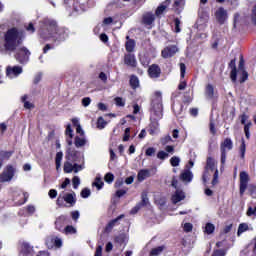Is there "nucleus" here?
Listing matches in <instances>:
<instances>
[{"instance_id":"f257e3e1","label":"nucleus","mask_w":256,"mask_h":256,"mask_svg":"<svg viewBox=\"0 0 256 256\" xmlns=\"http://www.w3.org/2000/svg\"><path fill=\"white\" fill-rule=\"evenodd\" d=\"M39 36L43 41H49V39H52L54 43H61L69 37L65 28L59 27L57 25V21L49 18H45L41 21Z\"/></svg>"},{"instance_id":"f03ea898","label":"nucleus","mask_w":256,"mask_h":256,"mask_svg":"<svg viewBox=\"0 0 256 256\" xmlns=\"http://www.w3.org/2000/svg\"><path fill=\"white\" fill-rule=\"evenodd\" d=\"M150 112L155 118L150 119L148 133L153 136L159 131V120L163 119V97L161 96V92H155V97L151 102Z\"/></svg>"},{"instance_id":"7ed1b4c3","label":"nucleus","mask_w":256,"mask_h":256,"mask_svg":"<svg viewBox=\"0 0 256 256\" xmlns=\"http://www.w3.org/2000/svg\"><path fill=\"white\" fill-rule=\"evenodd\" d=\"M25 37V30H19L17 27L9 28L4 34L5 51H17V47H19V45H23Z\"/></svg>"},{"instance_id":"20e7f679","label":"nucleus","mask_w":256,"mask_h":256,"mask_svg":"<svg viewBox=\"0 0 256 256\" xmlns=\"http://www.w3.org/2000/svg\"><path fill=\"white\" fill-rule=\"evenodd\" d=\"M65 203H67L69 207H75V204L77 203V194H75V192L66 193L63 196L60 194L56 200L57 207H67Z\"/></svg>"},{"instance_id":"39448f33","label":"nucleus","mask_w":256,"mask_h":256,"mask_svg":"<svg viewBox=\"0 0 256 256\" xmlns=\"http://www.w3.org/2000/svg\"><path fill=\"white\" fill-rule=\"evenodd\" d=\"M15 173H17V168H15V166L12 164L6 165L4 170L0 173V183H10V181H13Z\"/></svg>"},{"instance_id":"423d86ee","label":"nucleus","mask_w":256,"mask_h":256,"mask_svg":"<svg viewBox=\"0 0 256 256\" xmlns=\"http://www.w3.org/2000/svg\"><path fill=\"white\" fill-rule=\"evenodd\" d=\"M233 149V140L231 138H225L224 141L220 143V153H221V165H225L227 161V151Z\"/></svg>"},{"instance_id":"0eeeda50","label":"nucleus","mask_w":256,"mask_h":256,"mask_svg":"<svg viewBox=\"0 0 256 256\" xmlns=\"http://www.w3.org/2000/svg\"><path fill=\"white\" fill-rule=\"evenodd\" d=\"M14 57L16 61H18V63H20L21 65H25V63H29V57H31V51H29L27 47L23 46L16 51Z\"/></svg>"},{"instance_id":"6e6552de","label":"nucleus","mask_w":256,"mask_h":256,"mask_svg":"<svg viewBox=\"0 0 256 256\" xmlns=\"http://www.w3.org/2000/svg\"><path fill=\"white\" fill-rule=\"evenodd\" d=\"M65 159L71 163H81V152L74 147H68L66 149Z\"/></svg>"},{"instance_id":"1a4fd4ad","label":"nucleus","mask_w":256,"mask_h":256,"mask_svg":"<svg viewBox=\"0 0 256 256\" xmlns=\"http://www.w3.org/2000/svg\"><path fill=\"white\" fill-rule=\"evenodd\" d=\"M149 205V196L147 191H143L141 193V201L138 202L130 211L131 215H137L143 207H147Z\"/></svg>"},{"instance_id":"9d476101","label":"nucleus","mask_w":256,"mask_h":256,"mask_svg":"<svg viewBox=\"0 0 256 256\" xmlns=\"http://www.w3.org/2000/svg\"><path fill=\"white\" fill-rule=\"evenodd\" d=\"M209 171H217V167L215 166V159H213V157H208L206 159V166L202 175L203 183H207V180L209 179Z\"/></svg>"},{"instance_id":"9b49d317","label":"nucleus","mask_w":256,"mask_h":256,"mask_svg":"<svg viewBox=\"0 0 256 256\" xmlns=\"http://www.w3.org/2000/svg\"><path fill=\"white\" fill-rule=\"evenodd\" d=\"M247 187H249V174L245 171H242L240 172V184H239L240 195H245V191H247Z\"/></svg>"},{"instance_id":"f8f14e48","label":"nucleus","mask_w":256,"mask_h":256,"mask_svg":"<svg viewBox=\"0 0 256 256\" xmlns=\"http://www.w3.org/2000/svg\"><path fill=\"white\" fill-rule=\"evenodd\" d=\"M150 79H159L161 77V67L159 64H151L147 70Z\"/></svg>"},{"instance_id":"ddd939ff","label":"nucleus","mask_w":256,"mask_h":256,"mask_svg":"<svg viewBox=\"0 0 256 256\" xmlns=\"http://www.w3.org/2000/svg\"><path fill=\"white\" fill-rule=\"evenodd\" d=\"M177 51H179V48H177V46L169 45L161 51V55L163 59H171V57H175Z\"/></svg>"},{"instance_id":"4468645a","label":"nucleus","mask_w":256,"mask_h":256,"mask_svg":"<svg viewBox=\"0 0 256 256\" xmlns=\"http://www.w3.org/2000/svg\"><path fill=\"white\" fill-rule=\"evenodd\" d=\"M21 73H23V67L21 66H14V67L8 66L6 68L7 77H10V78L19 77Z\"/></svg>"},{"instance_id":"2eb2a0df","label":"nucleus","mask_w":256,"mask_h":256,"mask_svg":"<svg viewBox=\"0 0 256 256\" xmlns=\"http://www.w3.org/2000/svg\"><path fill=\"white\" fill-rule=\"evenodd\" d=\"M215 17H216V20L218 21L219 25H224L225 21H227V10H225V8H223V7H220L215 12Z\"/></svg>"},{"instance_id":"dca6fc26","label":"nucleus","mask_w":256,"mask_h":256,"mask_svg":"<svg viewBox=\"0 0 256 256\" xmlns=\"http://www.w3.org/2000/svg\"><path fill=\"white\" fill-rule=\"evenodd\" d=\"M124 64H126L127 67H132V69H135V67H137V58L135 57V54H132V53L125 54Z\"/></svg>"},{"instance_id":"f3484780","label":"nucleus","mask_w":256,"mask_h":256,"mask_svg":"<svg viewBox=\"0 0 256 256\" xmlns=\"http://www.w3.org/2000/svg\"><path fill=\"white\" fill-rule=\"evenodd\" d=\"M21 253L23 256H34L35 254L33 247H31L28 242L21 243Z\"/></svg>"},{"instance_id":"a211bd4d","label":"nucleus","mask_w":256,"mask_h":256,"mask_svg":"<svg viewBox=\"0 0 256 256\" xmlns=\"http://www.w3.org/2000/svg\"><path fill=\"white\" fill-rule=\"evenodd\" d=\"M142 23L146 26H151L153 23H155V14H152L151 12H146L142 15Z\"/></svg>"},{"instance_id":"6ab92c4d","label":"nucleus","mask_w":256,"mask_h":256,"mask_svg":"<svg viewBox=\"0 0 256 256\" xmlns=\"http://www.w3.org/2000/svg\"><path fill=\"white\" fill-rule=\"evenodd\" d=\"M235 61V59H232L228 64V67L232 69L230 72V79L232 83H237V65L235 64Z\"/></svg>"},{"instance_id":"aec40b11","label":"nucleus","mask_w":256,"mask_h":256,"mask_svg":"<svg viewBox=\"0 0 256 256\" xmlns=\"http://www.w3.org/2000/svg\"><path fill=\"white\" fill-rule=\"evenodd\" d=\"M185 199V192L181 190H176L175 193L171 197V201L173 205H177V203H181Z\"/></svg>"},{"instance_id":"412c9836","label":"nucleus","mask_w":256,"mask_h":256,"mask_svg":"<svg viewBox=\"0 0 256 256\" xmlns=\"http://www.w3.org/2000/svg\"><path fill=\"white\" fill-rule=\"evenodd\" d=\"M74 145L77 149L85 147L87 145V138H85V136H75Z\"/></svg>"},{"instance_id":"4be33fe9","label":"nucleus","mask_w":256,"mask_h":256,"mask_svg":"<svg viewBox=\"0 0 256 256\" xmlns=\"http://www.w3.org/2000/svg\"><path fill=\"white\" fill-rule=\"evenodd\" d=\"M205 97L207 99H215V87H213V84H207L206 85Z\"/></svg>"},{"instance_id":"5701e85b","label":"nucleus","mask_w":256,"mask_h":256,"mask_svg":"<svg viewBox=\"0 0 256 256\" xmlns=\"http://www.w3.org/2000/svg\"><path fill=\"white\" fill-rule=\"evenodd\" d=\"M171 5V0H165L160 6L157 7L155 14L159 17V15H163L165 9Z\"/></svg>"},{"instance_id":"b1692460","label":"nucleus","mask_w":256,"mask_h":256,"mask_svg":"<svg viewBox=\"0 0 256 256\" xmlns=\"http://www.w3.org/2000/svg\"><path fill=\"white\" fill-rule=\"evenodd\" d=\"M14 151H5L0 150V162L9 161L11 159V156L13 155Z\"/></svg>"},{"instance_id":"393cba45","label":"nucleus","mask_w":256,"mask_h":256,"mask_svg":"<svg viewBox=\"0 0 256 256\" xmlns=\"http://www.w3.org/2000/svg\"><path fill=\"white\" fill-rule=\"evenodd\" d=\"M180 179L189 183L193 180V173L189 170H186L185 172L181 173Z\"/></svg>"},{"instance_id":"a878e982","label":"nucleus","mask_w":256,"mask_h":256,"mask_svg":"<svg viewBox=\"0 0 256 256\" xmlns=\"http://www.w3.org/2000/svg\"><path fill=\"white\" fill-rule=\"evenodd\" d=\"M129 85L131 89H137L139 88V77L135 75L130 76Z\"/></svg>"},{"instance_id":"bb28decb","label":"nucleus","mask_w":256,"mask_h":256,"mask_svg":"<svg viewBox=\"0 0 256 256\" xmlns=\"http://www.w3.org/2000/svg\"><path fill=\"white\" fill-rule=\"evenodd\" d=\"M125 49L127 53H133L135 51V40L129 39L125 44Z\"/></svg>"},{"instance_id":"cd10ccee","label":"nucleus","mask_w":256,"mask_h":256,"mask_svg":"<svg viewBox=\"0 0 256 256\" xmlns=\"http://www.w3.org/2000/svg\"><path fill=\"white\" fill-rule=\"evenodd\" d=\"M61 161H63V153L57 152L55 157V165H56V171H59L61 169Z\"/></svg>"},{"instance_id":"c85d7f7f","label":"nucleus","mask_w":256,"mask_h":256,"mask_svg":"<svg viewBox=\"0 0 256 256\" xmlns=\"http://www.w3.org/2000/svg\"><path fill=\"white\" fill-rule=\"evenodd\" d=\"M64 173H73V162L66 160L63 166Z\"/></svg>"},{"instance_id":"c756f323","label":"nucleus","mask_w":256,"mask_h":256,"mask_svg":"<svg viewBox=\"0 0 256 256\" xmlns=\"http://www.w3.org/2000/svg\"><path fill=\"white\" fill-rule=\"evenodd\" d=\"M239 151H240V157L241 159H245V153L247 151V145L245 144V139H241V145L239 147Z\"/></svg>"},{"instance_id":"7c9ffc66","label":"nucleus","mask_w":256,"mask_h":256,"mask_svg":"<svg viewBox=\"0 0 256 256\" xmlns=\"http://www.w3.org/2000/svg\"><path fill=\"white\" fill-rule=\"evenodd\" d=\"M147 177H149L148 169H143L138 172V181H145Z\"/></svg>"},{"instance_id":"2f4dec72","label":"nucleus","mask_w":256,"mask_h":256,"mask_svg":"<svg viewBox=\"0 0 256 256\" xmlns=\"http://www.w3.org/2000/svg\"><path fill=\"white\" fill-rule=\"evenodd\" d=\"M126 242V235L125 234H120L118 236H115L114 238V243L122 246Z\"/></svg>"},{"instance_id":"473e14b6","label":"nucleus","mask_w":256,"mask_h":256,"mask_svg":"<svg viewBox=\"0 0 256 256\" xmlns=\"http://www.w3.org/2000/svg\"><path fill=\"white\" fill-rule=\"evenodd\" d=\"M92 185L94 187H96V189L98 191H101V189H103V186L105 185V183L103 182V180L100 177H96L95 182H93Z\"/></svg>"},{"instance_id":"72a5a7b5","label":"nucleus","mask_w":256,"mask_h":256,"mask_svg":"<svg viewBox=\"0 0 256 256\" xmlns=\"http://www.w3.org/2000/svg\"><path fill=\"white\" fill-rule=\"evenodd\" d=\"M97 128L98 129H105V127H107V121H105V119L103 118V116L98 117L97 119Z\"/></svg>"},{"instance_id":"f704fd0d","label":"nucleus","mask_w":256,"mask_h":256,"mask_svg":"<svg viewBox=\"0 0 256 256\" xmlns=\"http://www.w3.org/2000/svg\"><path fill=\"white\" fill-rule=\"evenodd\" d=\"M164 250H165V246H159L156 248H152L150 255L158 256L160 253H163Z\"/></svg>"},{"instance_id":"c9c22d12","label":"nucleus","mask_w":256,"mask_h":256,"mask_svg":"<svg viewBox=\"0 0 256 256\" xmlns=\"http://www.w3.org/2000/svg\"><path fill=\"white\" fill-rule=\"evenodd\" d=\"M104 181L106 183H108L109 185H111V183H113V181H115V175H113V173H111V172L106 173L104 176Z\"/></svg>"},{"instance_id":"e433bc0d","label":"nucleus","mask_w":256,"mask_h":256,"mask_svg":"<svg viewBox=\"0 0 256 256\" xmlns=\"http://www.w3.org/2000/svg\"><path fill=\"white\" fill-rule=\"evenodd\" d=\"M250 230L249 225H239L237 236L241 237V235Z\"/></svg>"},{"instance_id":"4c0bfd02","label":"nucleus","mask_w":256,"mask_h":256,"mask_svg":"<svg viewBox=\"0 0 256 256\" xmlns=\"http://www.w3.org/2000/svg\"><path fill=\"white\" fill-rule=\"evenodd\" d=\"M64 234L72 235L76 233V228L71 225H67L66 228L63 229Z\"/></svg>"},{"instance_id":"58836bf2","label":"nucleus","mask_w":256,"mask_h":256,"mask_svg":"<svg viewBox=\"0 0 256 256\" xmlns=\"http://www.w3.org/2000/svg\"><path fill=\"white\" fill-rule=\"evenodd\" d=\"M65 223H67V216L66 215L59 216L55 221V225H65Z\"/></svg>"},{"instance_id":"ea45409f","label":"nucleus","mask_w":256,"mask_h":256,"mask_svg":"<svg viewBox=\"0 0 256 256\" xmlns=\"http://www.w3.org/2000/svg\"><path fill=\"white\" fill-rule=\"evenodd\" d=\"M72 185L73 189H79V185H81V179H79V176H74L72 178Z\"/></svg>"},{"instance_id":"a19ab883","label":"nucleus","mask_w":256,"mask_h":256,"mask_svg":"<svg viewBox=\"0 0 256 256\" xmlns=\"http://www.w3.org/2000/svg\"><path fill=\"white\" fill-rule=\"evenodd\" d=\"M179 163H181V159H179V157L177 156H173L170 159V164L172 167H179Z\"/></svg>"},{"instance_id":"79ce46f5","label":"nucleus","mask_w":256,"mask_h":256,"mask_svg":"<svg viewBox=\"0 0 256 256\" xmlns=\"http://www.w3.org/2000/svg\"><path fill=\"white\" fill-rule=\"evenodd\" d=\"M175 33H181V20L179 18H174Z\"/></svg>"},{"instance_id":"37998d69","label":"nucleus","mask_w":256,"mask_h":256,"mask_svg":"<svg viewBox=\"0 0 256 256\" xmlns=\"http://www.w3.org/2000/svg\"><path fill=\"white\" fill-rule=\"evenodd\" d=\"M80 196L82 197V199H87L91 196V190L89 188L82 189Z\"/></svg>"},{"instance_id":"c03bdc74","label":"nucleus","mask_w":256,"mask_h":256,"mask_svg":"<svg viewBox=\"0 0 256 256\" xmlns=\"http://www.w3.org/2000/svg\"><path fill=\"white\" fill-rule=\"evenodd\" d=\"M167 157H169V153L163 151V150H160L158 153H157V159H160L161 161H165V159H167Z\"/></svg>"},{"instance_id":"a18cd8bd","label":"nucleus","mask_w":256,"mask_h":256,"mask_svg":"<svg viewBox=\"0 0 256 256\" xmlns=\"http://www.w3.org/2000/svg\"><path fill=\"white\" fill-rule=\"evenodd\" d=\"M156 205H159L160 207H165L167 205V198L165 197H160L155 200Z\"/></svg>"},{"instance_id":"49530a36","label":"nucleus","mask_w":256,"mask_h":256,"mask_svg":"<svg viewBox=\"0 0 256 256\" xmlns=\"http://www.w3.org/2000/svg\"><path fill=\"white\" fill-rule=\"evenodd\" d=\"M203 232L210 235L212 233H214L215 230V226L214 225H206L205 227H203Z\"/></svg>"},{"instance_id":"de8ad7c7","label":"nucleus","mask_w":256,"mask_h":256,"mask_svg":"<svg viewBox=\"0 0 256 256\" xmlns=\"http://www.w3.org/2000/svg\"><path fill=\"white\" fill-rule=\"evenodd\" d=\"M187 71V66L185 63H180V77L181 79H185V73Z\"/></svg>"},{"instance_id":"09e8293b","label":"nucleus","mask_w":256,"mask_h":256,"mask_svg":"<svg viewBox=\"0 0 256 256\" xmlns=\"http://www.w3.org/2000/svg\"><path fill=\"white\" fill-rule=\"evenodd\" d=\"M219 183V170L216 169L212 179V185L215 187Z\"/></svg>"},{"instance_id":"8fccbe9b","label":"nucleus","mask_w":256,"mask_h":256,"mask_svg":"<svg viewBox=\"0 0 256 256\" xmlns=\"http://www.w3.org/2000/svg\"><path fill=\"white\" fill-rule=\"evenodd\" d=\"M242 76L239 80V83H245V81H247V79H249V73L247 72V70H243L241 71Z\"/></svg>"},{"instance_id":"3c124183","label":"nucleus","mask_w":256,"mask_h":256,"mask_svg":"<svg viewBox=\"0 0 256 256\" xmlns=\"http://www.w3.org/2000/svg\"><path fill=\"white\" fill-rule=\"evenodd\" d=\"M249 129H251V122H248L244 125V133L246 135V139H250L251 134L249 133Z\"/></svg>"},{"instance_id":"603ef678","label":"nucleus","mask_w":256,"mask_h":256,"mask_svg":"<svg viewBox=\"0 0 256 256\" xmlns=\"http://www.w3.org/2000/svg\"><path fill=\"white\" fill-rule=\"evenodd\" d=\"M155 152H156L155 148L149 147V148L146 149L145 155H146V157H154Z\"/></svg>"},{"instance_id":"864d4df0","label":"nucleus","mask_w":256,"mask_h":256,"mask_svg":"<svg viewBox=\"0 0 256 256\" xmlns=\"http://www.w3.org/2000/svg\"><path fill=\"white\" fill-rule=\"evenodd\" d=\"M65 135L73 139V128H71V124H68L65 130Z\"/></svg>"},{"instance_id":"5fc2aeb1","label":"nucleus","mask_w":256,"mask_h":256,"mask_svg":"<svg viewBox=\"0 0 256 256\" xmlns=\"http://www.w3.org/2000/svg\"><path fill=\"white\" fill-rule=\"evenodd\" d=\"M130 137H131V128H126L124 131L123 141L124 142L129 141Z\"/></svg>"},{"instance_id":"6e6d98bb","label":"nucleus","mask_w":256,"mask_h":256,"mask_svg":"<svg viewBox=\"0 0 256 256\" xmlns=\"http://www.w3.org/2000/svg\"><path fill=\"white\" fill-rule=\"evenodd\" d=\"M211 256H226V251L223 249H215Z\"/></svg>"},{"instance_id":"4d7b16f0","label":"nucleus","mask_w":256,"mask_h":256,"mask_svg":"<svg viewBox=\"0 0 256 256\" xmlns=\"http://www.w3.org/2000/svg\"><path fill=\"white\" fill-rule=\"evenodd\" d=\"M161 144L162 145H167V143H171V141H173V139L171 138V135H166L163 138H161Z\"/></svg>"},{"instance_id":"13d9d810","label":"nucleus","mask_w":256,"mask_h":256,"mask_svg":"<svg viewBox=\"0 0 256 256\" xmlns=\"http://www.w3.org/2000/svg\"><path fill=\"white\" fill-rule=\"evenodd\" d=\"M114 101H115L117 107H125V101H123V98H121V97H116V98L114 99Z\"/></svg>"},{"instance_id":"bf43d9fd","label":"nucleus","mask_w":256,"mask_h":256,"mask_svg":"<svg viewBox=\"0 0 256 256\" xmlns=\"http://www.w3.org/2000/svg\"><path fill=\"white\" fill-rule=\"evenodd\" d=\"M54 247L60 248L63 246V241H61L60 238L56 237L55 239L52 240Z\"/></svg>"},{"instance_id":"052dcab7","label":"nucleus","mask_w":256,"mask_h":256,"mask_svg":"<svg viewBox=\"0 0 256 256\" xmlns=\"http://www.w3.org/2000/svg\"><path fill=\"white\" fill-rule=\"evenodd\" d=\"M238 71H245V60L243 59V56L240 57Z\"/></svg>"},{"instance_id":"680f3d73","label":"nucleus","mask_w":256,"mask_h":256,"mask_svg":"<svg viewBox=\"0 0 256 256\" xmlns=\"http://www.w3.org/2000/svg\"><path fill=\"white\" fill-rule=\"evenodd\" d=\"M25 29L28 33H35V25L32 22L25 26Z\"/></svg>"},{"instance_id":"e2e57ef3","label":"nucleus","mask_w":256,"mask_h":256,"mask_svg":"<svg viewBox=\"0 0 256 256\" xmlns=\"http://www.w3.org/2000/svg\"><path fill=\"white\" fill-rule=\"evenodd\" d=\"M82 105L83 107H89L91 105V98L90 97L83 98Z\"/></svg>"},{"instance_id":"0e129e2a","label":"nucleus","mask_w":256,"mask_h":256,"mask_svg":"<svg viewBox=\"0 0 256 256\" xmlns=\"http://www.w3.org/2000/svg\"><path fill=\"white\" fill-rule=\"evenodd\" d=\"M186 87H187V81H185V80H180V83H179V85H178V90H179V91H183V90L186 89Z\"/></svg>"},{"instance_id":"69168bd1","label":"nucleus","mask_w":256,"mask_h":256,"mask_svg":"<svg viewBox=\"0 0 256 256\" xmlns=\"http://www.w3.org/2000/svg\"><path fill=\"white\" fill-rule=\"evenodd\" d=\"M48 195L50 199H55L57 197V190L56 189H50L48 192Z\"/></svg>"},{"instance_id":"338daca9","label":"nucleus","mask_w":256,"mask_h":256,"mask_svg":"<svg viewBox=\"0 0 256 256\" xmlns=\"http://www.w3.org/2000/svg\"><path fill=\"white\" fill-rule=\"evenodd\" d=\"M102 254H103V247L102 246H98L97 250H95L94 256H102Z\"/></svg>"},{"instance_id":"774afa93","label":"nucleus","mask_w":256,"mask_h":256,"mask_svg":"<svg viewBox=\"0 0 256 256\" xmlns=\"http://www.w3.org/2000/svg\"><path fill=\"white\" fill-rule=\"evenodd\" d=\"M252 21H253L254 25H256V5L254 6V8L252 10Z\"/></svg>"}]
</instances>
